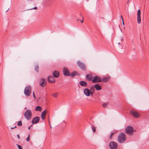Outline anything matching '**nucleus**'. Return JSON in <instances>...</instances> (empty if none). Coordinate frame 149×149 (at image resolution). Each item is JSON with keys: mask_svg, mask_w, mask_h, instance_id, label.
<instances>
[{"mask_svg": "<svg viewBox=\"0 0 149 149\" xmlns=\"http://www.w3.org/2000/svg\"><path fill=\"white\" fill-rule=\"evenodd\" d=\"M126 140V136L123 132H121L119 134L118 137V140L119 143H123Z\"/></svg>", "mask_w": 149, "mask_h": 149, "instance_id": "1", "label": "nucleus"}, {"mask_svg": "<svg viewBox=\"0 0 149 149\" xmlns=\"http://www.w3.org/2000/svg\"><path fill=\"white\" fill-rule=\"evenodd\" d=\"M125 132L127 134L132 136L133 134V132L134 131L133 127L130 126H129L127 127L125 129Z\"/></svg>", "mask_w": 149, "mask_h": 149, "instance_id": "2", "label": "nucleus"}, {"mask_svg": "<svg viewBox=\"0 0 149 149\" xmlns=\"http://www.w3.org/2000/svg\"><path fill=\"white\" fill-rule=\"evenodd\" d=\"M31 92V87L29 86H26L24 90V93L25 95L27 96H29Z\"/></svg>", "mask_w": 149, "mask_h": 149, "instance_id": "3", "label": "nucleus"}, {"mask_svg": "<svg viewBox=\"0 0 149 149\" xmlns=\"http://www.w3.org/2000/svg\"><path fill=\"white\" fill-rule=\"evenodd\" d=\"M32 112L30 110H28L25 112L24 116L25 118L28 120H30L32 116Z\"/></svg>", "mask_w": 149, "mask_h": 149, "instance_id": "4", "label": "nucleus"}, {"mask_svg": "<svg viewBox=\"0 0 149 149\" xmlns=\"http://www.w3.org/2000/svg\"><path fill=\"white\" fill-rule=\"evenodd\" d=\"M109 146L110 149H116L118 147V146L116 142L111 141L109 143Z\"/></svg>", "mask_w": 149, "mask_h": 149, "instance_id": "5", "label": "nucleus"}, {"mask_svg": "<svg viewBox=\"0 0 149 149\" xmlns=\"http://www.w3.org/2000/svg\"><path fill=\"white\" fill-rule=\"evenodd\" d=\"M92 81L93 83H97L102 81V79L99 77L96 76L92 78Z\"/></svg>", "mask_w": 149, "mask_h": 149, "instance_id": "6", "label": "nucleus"}, {"mask_svg": "<svg viewBox=\"0 0 149 149\" xmlns=\"http://www.w3.org/2000/svg\"><path fill=\"white\" fill-rule=\"evenodd\" d=\"M77 65L80 67L81 69L83 70H86V66L85 64L80 61H78L77 63Z\"/></svg>", "mask_w": 149, "mask_h": 149, "instance_id": "7", "label": "nucleus"}, {"mask_svg": "<svg viewBox=\"0 0 149 149\" xmlns=\"http://www.w3.org/2000/svg\"><path fill=\"white\" fill-rule=\"evenodd\" d=\"M130 113L131 115L135 118H138L139 116V114L136 111L132 110L130 111Z\"/></svg>", "mask_w": 149, "mask_h": 149, "instance_id": "8", "label": "nucleus"}, {"mask_svg": "<svg viewBox=\"0 0 149 149\" xmlns=\"http://www.w3.org/2000/svg\"><path fill=\"white\" fill-rule=\"evenodd\" d=\"M63 73L64 75L65 76H68L70 75V74L69 72V69L66 67L63 68Z\"/></svg>", "mask_w": 149, "mask_h": 149, "instance_id": "9", "label": "nucleus"}, {"mask_svg": "<svg viewBox=\"0 0 149 149\" xmlns=\"http://www.w3.org/2000/svg\"><path fill=\"white\" fill-rule=\"evenodd\" d=\"M84 93L85 95L87 96H90L91 95V96L92 95V93L90 91V90L87 88H86L84 90Z\"/></svg>", "mask_w": 149, "mask_h": 149, "instance_id": "10", "label": "nucleus"}, {"mask_svg": "<svg viewBox=\"0 0 149 149\" xmlns=\"http://www.w3.org/2000/svg\"><path fill=\"white\" fill-rule=\"evenodd\" d=\"M39 120L40 118L38 116H36L32 119L31 122L33 124H35L38 123Z\"/></svg>", "mask_w": 149, "mask_h": 149, "instance_id": "11", "label": "nucleus"}, {"mask_svg": "<svg viewBox=\"0 0 149 149\" xmlns=\"http://www.w3.org/2000/svg\"><path fill=\"white\" fill-rule=\"evenodd\" d=\"M141 11L139 9L137 12V22L138 24L141 23Z\"/></svg>", "mask_w": 149, "mask_h": 149, "instance_id": "12", "label": "nucleus"}, {"mask_svg": "<svg viewBox=\"0 0 149 149\" xmlns=\"http://www.w3.org/2000/svg\"><path fill=\"white\" fill-rule=\"evenodd\" d=\"M40 85L43 87L46 85V81L45 79L44 78H42L40 81Z\"/></svg>", "mask_w": 149, "mask_h": 149, "instance_id": "13", "label": "nucleus"}, {"mask_svg": "<svg viewBox=\"0 0 149 149\" xmlns=\"http://www.w3.org/2000/svg\"><path fill=\"white\" fill-rule=\"evenodd\" d=\"M79 84L82 86L85 87L87 85V83L85 81H79Z\"/></svg>", "mask_w": 149, "mask_h": 149, "instance_id": "14", "label": "nucleus"}, {"mask_svg": "<svg viewBox=\"0 0 149 149\" xmlns=\"http://www.w3.org/2000/svg\"><path fill=\"white\" fill-rule=\"evenodd\" d=\"M94 86L97 90L99 91L101 90L102 89L101 86L98 84H95L94 85Z\"/></svg>", "mask_w": 149, "mask_h": 149, "instance_id": "15", "label": "nucleus"}, {"mask_svg": "<svg viewBox=\"0 0 149 149\" xmlns=\"http://www.w3.org/2000/svg\"><path fill=\"white\" fill-rule=\"evenodd\" d=\"M46 113V111L45 110H44L42 112L41 114V118L42 120H44L45 118Z\"/></svg>", "mask_w": 149, "mask_h": 149, "instance_id": "16", "label": "nucleus"}, {"mask_svg": "<svg viewBox=\"0 0 149 149\" xmlns=\"http://www.w3.org/2000/svg\"><path fill=\"white\" fill-rule=\"evenodd\" d=\"M53 76L56 78H57L59 77V72L57 71H55L53 72Z\"/></svg>", "mask_w": 149, "mask_h": 149, "instance_id": "17", "label": "nucleus"}, {"mask_svg": "<svg viewBox=\"0 0 149 149\" xmlns=\"http://www.w3.org/2000/svg\"><path fill=\"white\" fill-rule=\"evenodd\" d=\"M109 79V77H105L102 78V81L104 82H107Z\"/></svg>", "mask_w": 149, "mask_h": 149, "instance_id": "18", "label": "nucleus"}, {"mask_svg": "<svg viewBox=\"0 0 149 149\" xmlns=\"http://www.w3.org/2000/svg\"><path fill=\"white\" fill-rule=\"evenodd\" d=\"M48 80L49 82L52 83L55 82V81L52 76H49L48 78Z\"/></svg>", "mask_w": 149, "mask_h": 149, "instance_id": "19", "label": "nucleus"}, {"mask_svg": "<svg viewBox=\"0 0 149 149\" xmlns=\"http://www.w3.org/2000/svg\"><path fill=\"white\" fill-rule=\"evenodd\" d=\"M92 76L91 75L88 74L86 76V78L88 81H90L91 79H92Z\"/></svg>", "mask_w": 149, "mask_h": 149, "instance_id": "20", "label": "nucleus"}, {"mask_svg": "<svg viewBox=\"0 0 149 149\" xmlns=\"http://www.w3.org/2000/svg\"><path fill=\"white\" fill-rule=\"evenodd\" d=\"M94 86H91L90 88V91L91 92V93H92V95L93 94L94 92L95 91V89L94 88Z\"/></svg>", "mask_w": 149, "mask_h": 149, "instance_id": "21", "label": "nucleus"}, {"mask_svg": "<svg viewBox=\"0 0 149 149\" xmlns=\"http://www.w3.org/2000/svg\"><path fill=\"white\" fill-rule=\"evenodd\" d=\"M109 102H104V103L103 102L102 103V105L104 107L106 108V107H107V106L108 105H109Z\"/></svg>", "mask_w": 149, "mask_h": 149, "instance_id": "22", "label": "nucleus"}, {"mask_svg": "<svg viewBox=\"0 0 149 149\" xmlns=\"http://www.w3.org/2000/svg\"><path fill=\"white\" fill-rule=\"evenodd\" d=\"M35 110L36 111H41V108L39 106H37L35 109Z\"/></svg>", "mask_w": 149, "mask_h": 149, "instance_id": "23", "label": "nucleus"}, {"mask_svg": "<svg viewBox=\"0 0 149 149\" xmlns=\"http://www.w3.org/2000/svg\"><path fill=\"white\" fill-rule=\"evenodd\" d=\"M77 73L76 72H74L70 74V75L71 77H74L77 74Z\"/></svg>", "mask_w": 149, "mask_h": 149, "instance_id": "24", "label": "nucleus"}, {"mask_svg": "<svg viewBox=\"0 0 149 149\" xmlns=\"http://www.w3.org/2000/svg\"><path fill=\"white\" fill-rule=\"evenodd\" d=\"M39 66L38 65H37L35 66V70L38 72L39 71Z\"/></svg>", "mask_w": 149, "mask_h": 149, "instance_id": "25", "label": "nucleus"}, {"mask_svg": "<svg viewBox=\"0 0 149 149\" xmlns=\"http://www.w3.org/2000/svg\"><path fill=\"white\" fill-rule=\"evenodd\" d=\"M17 124L19 126H21L22 125V123L21 121H19L18 122Z\"/></svg>", "mask_w": 149, "mask_h": 149, "instance_id": "26", "label": "nucleus"}, {"mask_svg": "<svg viewBox=\"0 0 149 149\" xmlns=\"http://www.w3.org/2000/svg\"><path fill=\"white\" fill-rule=\"evenodd\" d=\"M92 129L93 131L94 132H95L96 129L95 127L93 125H92Z\"/></svg>", "mask_w": 149, "mask_h": 149, "instance_id": "27", "label": "nucleus"}, {"mask_svg": "<svg viewBox=\"0 0 149 149\" xmlns=\"http://www.w3.org/2000/svg\"><path fill=\"white\" fill-rule=\"evenodd\" d=\"M53 96L55 97H56L58 96V94L57 93H55L53 94Z\"/></svg>", "mask_w": 149, "mask_h": 149, "instance_id": "28", "label": "nucleus"}, {"mask_svg": "<svg viewBox=\"0 0 149 149\" xmlns=\"http://www.w3.org/2000/svg\"><path fill=\"white\" fill-rule=\"evenodd\" d=\"M16 145L17 146L19 149H23L22 147L21 146H20L17 144Z\"/></svg>", "mask_w": 149, "mask_h": 149, "instance_id": "29", "label": "nucleus"}, {"mask_svg": "<svg viewBox=\"0 0 149 149\" xmlns=\"http://www.w3.org/2000/svg\"><path fill=\"white\" fill-rule=\"evenodd\" d=\"M29 134L28 135V137L26 139V140L27 141H29L30 140V138H29Z\"/></svg>", "mask_w": 149, "mask_h": 149, "instance_id": "30", "label": "nucleus"}, {"mask_svg": "<svg viewBox=\"0 0 149 149\" xmlns=\"http://www.w3.org/2000/svg\"><path fill=\"white\" fill-rule=\"evenodd\" d=\"M114 134V133H112L110 135V139H111L112 138V135H113V134Z\"/></svg>", "mask_w": 149, "mask_h": 149, "instance_id": "31", "label": "nucleus"}, {"mask_svg": "<svg viewBox=\"0 0 149 149\" xmlns=\"http://www.w3.org/2000/svg\"><path fill=\"white\" fill-rule=\"evenodd\" d=\"M33 97H34V99H35V98H36V97H35V93H34V91H33Z\"/></svg>", "mask_w": 149, "mask_h": 149, "instance_id": "32", "label": "nucleus"}, {"mask_svg": "<svg viewBox=\"0 0 149 149\" xmlns=\"http://www.w3.org/2000/svg\"><path fill=\"white\" fill-rule=\"evenodd\" d=\"M37 9V8L36 7H35L31 9Z\"/></svg>", "mask_w": 149, "mask_h": 149, "instance_id": "33", "label": "nucleus"}, {"mask_svg": "<svg viewBox=\"0 0 149 149\" xmlns=\"http://www.w3.org/2000/svg\"><path fill=\"white\" fill-rule=\"evenodd\" d=\"M32 126V125H31V126H30L29 127H28V129L29 130H30L31 129V127Z\"/></svg>", "mask_w": 149, "mask_h": 149, "instance_id": "34", "label": "nucleus"}, {"mask_svg": "<svg viewBox=\"0 0 149 149\" xmlns=\"http://www.w3.org/2000/svg\"><path fill=\"white\" fill-rule=\"evenodd\" d=\"M121 17L122 19V20H123V25H124V21H123V18L122 16H121Z\"/></svg>", "mask_w": 149, "mask_h": 149, "instance_id": "35", "label": "nucleus"}, {"mask_svg": "<svg viewBox=\"0 0 149 149\" xmlns=\"http://www.w3.org/2000/svg\"><path fill=\"white\" fill-rule=\"evenodd\" d=\"M17 137H18V139H20V137H19V135L18 134L17 135Z\"/></svg>", "mask_w": 149, "mask_h": 149, "instance_id": "36", "label": "nucleus"}, {"mask_svg": "<svg viewBox=\"0 0 149 149\" xmlns=\"http://www.w3.org/2000/svg\"><path fill=\"white\" fill-rule=\"evenodd\" d=\"M81 23H83L84 22L83 19V20H81Z\"/></svg>", "mask_w": 149, "mask_h": 149, "instance_id": "37", "label": "nucleus"}, {"mask_svg": "<svg viewBox=\"0 0 149 149\" xmlns=\"http://www.w3.org/2000/svg\"><path fill=\"white\" fill-rule=\"evenodd\" d=\"M10 128H11V129H12H12H14V127H11Z\"/></svg>", "mask_w": 149, "mask_h": 149, "instance_id": "38", "label": "nucleus"}, {"mask_svg": "<svg viewBox=\"0 0 149 149\" xmlns=\"http://www.w3.org/2000/svg\"><path fill=\"white\" fill-rule=\"evenodd\" d=\"M49 125H50V121H49ZM50 127H51V128H52V127L51 126V125H50Z\"/></svg>", "mask_w": 149, "mask_h": 149, "instance_id": "39", "label": "nucleus"}, {"mask_svg": "<svg viewBox=\"0 0 149 149\" xmlns=\"http://www.w3.org/2000/svg\"><path fill=\"white\" fill-rule=\"evenodd\" d=\"M16 126H15V127H14V129L16 128Z\"/></svg>", "mask_w": 149, "mask_h": 149, "instance_id": "40", "label": "nucleus"}, {"mask_svg": "<svg viewBox=\"0 0 149 149\" xmlns=\"http://www.w3.org/2000/svg\"><path fill=\"white\" fill-rule=\"evenodd\" d=\"M129 1H128V2H127V4H128V3H129Z\"/></svg>", "mask_w": 149, "mask_h": 149, "instance_id": "41", "label": "nucleus"}, {"mask_svg": "<svg viewBox=\"0 0 149 149\" xmlns=\"http://www.w3.org/2000/svg\"><path fill=\"white\" fill-rule=\"evenodd\" d=\"M8 10H9V9L7 10L6 11V12Z\"/></svg>", "mask_w": 149, "mask_h": 149, "instance_id": "42", "label": "nucleus"}, {"mask_svg": "<svg viewBox=\"0 0 149 149\" xmlns=\"http://www.w3.org/2000/svg\"><path fill=\"white\" fill-rule=\"evenodd\" d=\"M118 44H120V42H119V43H118Z\"/></svg>", "mask_w": 149, "mask_h": 149, "instance_id": "43", "label": "nucleus"}, {"mask_svg": "<svg viewBox=\"0 0 149 149\" xmlns=\"http://www.w3.org/2000/svg\"><path fill=\"white\" fill-rule=\"evenodd\" d=\"M25 109H27V108H26V107L25 108Z\"/></svg>", "mask_w": 149, "mask_h": 149, "instance_id": "44", "label": "nucleus"}]
</instances>
